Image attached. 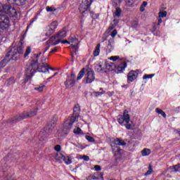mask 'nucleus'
I'll return each mask as SVG.
<instances>
[{"instance_id": "f257e3e1", "label": "nucleus", "mask_w": 180, "mask_h": 180, "mask_svg": "<svg viewBox=\"0 0 180 180\" xmlns=\"http://www.w3.org/2000/svg\"><path fill=\"white\" fill-rule=\"evenodd\" d=\"M46 60V58H42L41 59V65H39L37 64V60H35L30 63L28 68L26 70V79L29 81L37 70L39 72H47L49 70H53V68L49 66V63L44 62Z\"/></svg>"}, {"instance_id": "f03ea898", "label": "nucleus", "mask_w": 180, "mask_h": 180, "mask_svg": "<svg viewBox=\"0 0 180 180\" xmlns=\"http://www.w3.org/2000/svg\"><path fill=\"white\" fill-rule=\"evenodd\" d=\"M23 41L20 40L18 43V46L13 47L11 51H8L6 57H10L9 60L16 61V60L20 58V56L23 54Z\"/></svg>"}, {"instance_id": "7ed1b4c3", "label": "nucleus", "mask_w": 180, "mask_h": 180, "mask_svg": "<svg viewBox=\"0 0 180 180\" xmlns=\"http://www.w3.org/2000/svg\"><path fill=\"white\" fill-rule=\"evenodd\" d=\"M37 115V108H35L30 111L24 112L14 116L13 118H11L9 120V122L18 123V122H20L21 120H23V119H27L28 117H33V116H36Z\"/></svg>"}, {"instance_id": "20e7f679", "label": "nucleus", "mask_w": 180, "mask_h": 180, "mask_svg": "<svg viewBox=\"0 0 180 180\" xmlns=\"http://www.w3.org/2000/svg\"><path fill=\"white\" fill-rule=\"evenodd\" d=\"M79 112H81V108L79 107V104H76L73 109V115L70 120H67L65 122V130H71L72 124H74L75 122L77 120V119H78L79 116Z\"/></svg>"}, {"instance_id": "39448f33", "label": "nucleus", "mask_w": 180, "mask_h": 180, "mask_svg": "<svg viewBox=\"0 0 180 180\" xmlns=\"http://www.w3.org/2000/svg\"><path fill=\"white\" fill-rule=\"evenodd\" d=\"M117 120L121 126H125L127 130L133 129V126L130 124V115H129V111L125 110L122 115H118Z\"/></svg>"}, {"instance_id": "423d86ee", "label": "nucleus", "mask_w": 180, "mask_h": 180, "mask_svg": "<svg viewBox=\"0 0 180 180\" xmlns=\"http://www.w3.org/2000/svg\"><path fill=\"white\" fill-rule=\"evenodd\" d=\"M119 146H126V142L122 139L117 138L113 141V143L111 146L112 153L116 158L122 157V149H120Z\"/></svg>"}, {"instance_id": "0eeeda50", "label": "nucleus", "mask_w": 180, "mask_h": 180, "mask_svg": "<svg viewBox=\"0 0 180 180\" xmlns=\"http://www.w3.org/2000/svg\"><path fill=\"white\" fill-rule=\"evenodd\" d=\"M53 130L51 124H48L40 132L39 134V139L41 141H44L47 136L51 133Z\"/></svg>"}, {"instance_id": "6e6552de", "label": "nucleus", "mask_w": 180, "mask_h": 180, "mask_svg": "<svg viewBox=\"0 0 180 180\" xmlns=\"http://www.w3.org/2000/svg\"><path fill=\"white\" fill-rule=\"evenodd\" d=\"M9 27H11L9 17L6 15L0 14V29L2 30H8Z\"/></svg>"}, {"instance_id": "1a4fd4ad", "label": "nucleus", "mask_w": 180, "mask_h": 180, "mask_svg": "<svg viewBox=\"0 0 180 180\" xmlns=\"http://www.w3.org/2000/svg\"><path fill=\"white\" fill-rule=\"evenodd\" d=\"M95 81V72L92 69H86L83 82L84 84H92Z\"/></svg>"}, {"instance_id": "9d476101", "label": "nucleus", "mask_w": 180, "mask_h": 180, "mask_svg": "<svg viewBox=\"0 0 180 180\" xmlns=\"http://www.w3.org/2000/svg\"><path fill=\"white\" fill-rule=\"evenodd\" d=\"M60 42V39L57 38L56 35L52 36L46 43V47L44 49L43 53H46L53 46H57Z\"/></svg>"}, {"instance_id": "9b49d317", "label": "nucleus", "mask_w": 180, "mask_h": 180, "mask_svg": "<svg viewBox=\"0 0 180 180\" xmlns=\"http://www.w3.org/2000/svg\"><path fill=\"white\" fill-rule=\"evenodd\" d=\"M92 2H94V0H83L79 6V13L82 14L85 13L89 9Z\"/></svg>"}, {"instance_id": "f8f14e48", "label": "nucleus", "mask_w": 180, "mask_h": 180, "mask_svg": "<svg viewBox=\"0 0 180 180\" xmlns=\"http://www.w3.org/2000/svg\"><path fill=\"white\" fill-rule=\"evenodd\" d=\"M75 78L76 76L74 73H72L69 77H68L66 81L65 82V85L66 88H72L75 85Z\"/></svg>"}, {"instance_id": "ddd939ff", "label": "nucleus", "mask_w": 180, "mask_h": 180, "mask_svg": "<svg viewBox=\"0 0 180 180\" xmlns=\"http://www.w3.org/2000/svg\"><path fill=\"white\" fill-rule=\"evenodd\" d=\"M58 23L56 21L53 22L51 24L48 25L46 30V36H51L54 32H56V29H57Z\"/></svg>"}, {"instance_id": "4468645a", "label": "nucleus", "mask_w": 180, "mask_h": 180, "mask_svg": "<svg viewBox=\"0 0 180 180\" xmlns=\"http://www.w3.org/2000/svg\"><path fill=\"white\" fill-rule=\"evenodd\" d=\"M4 13H6V15H8V16H11V18H15V16L18 15V12L16 11V9H15V7H12L11 5H7Z\"/></svg>"}, {"instance_id": "2eb2a0df", "label": "nucleus", "mask_w": 180, "mask_h": 180, "mask_svg": "<svg viewBox=\"0 0 180 180\" xmlns=\"http://www.w3.org/2000/svg\"><path fill=\"white\" fill-rule=\"evenodd\" d=\"M139 73L134 70H131L128 73L127 79L128 82H133L137 78Z\"/></svg>"}, {"instance_id": "dca6fc26", "label": "nucleus", "mask_w": 180, "mask_h": 180, "mask_svg": "<svg viewBox=\"0 0 180 180\" xmlns=\"http://www.w3.org/2000/svg\"><path fill=\"white\" fill-rule=\"evenodd\" d=\"M56 36L58 38V40L59 39V41L61 43V40H63L64 37H67V30L63 28L61 31L56 34Z\"/></svg>"}, {"instance_id": "f3484780", "label": "nucleus", "mask_w": 180, "mask_h": 180, "mask_svg": "<svg viewBox=\"0 0 180 180\" xmlns=\"http://www.w3.org/2000/svg\"><path fill=\"white\" fill-rule=\"evenodd\" d=\"M115 49V39L110 38L107 45V51L112 53V51Z\"/></svg>"}, {"instance_id": "a211bd4d", "label": "nucleus", "mask_w": 180, "mask_h": 180, "mask_svg": "<svg viewBox=\"0 0 180 180\" xmlns=\"http://www.w3.org/2000/svg\"><path fill=\"white\" fill-rule=\"evenodd\" d=\"M105 63H98L95 67L96 71H97V72H102V71H103V72H106V68H105Z\"/></svg>"}, {"instance_id": "6ab92c4d", "label": "nucleus", "mask_w": 180, "mask_h": 180, "mask_svg": "<svg viewBox=\"0 0 180 180\" xmlns=\"http://www.w3.org/2000/svg\"><path fill=\"white\" fill-rule=\"evenodd\" d=\"M104 64L105 65V68L106 70V72H108V71H113L116 68V65H115V63H105Z\"/></svg>"}, {"instance_id": "aec40b11", "label": "nucleus", "mask_w": 180, "mask_h": 180, "mask_svg": "<svg viewBox=\"0 0 180 180\" xmlns=\"http://www.w3.org/2000/svg\"><path fill=\"white\" fill-rule=\"evenodd\" d=\"M7 1L10 4H15V5H18V6L25 5V2H26V0H7Z\"/></svg>"}, {"instance_id": "412c9836", "label": "nucleus", "mask_w": 180, "mask_h": 180, "mask_svg": "<svg viewBox=\"0 0 180 180\" xmlns=\"http://www.w3.org/2000/svg\"><path fill=\"white\" fill-rule=\"evenodd\" d=\"M126 67H127V63H126V62L121 63L117 68V72L119 74V72H122V71H124V69L126 68Z\"/></svg>"}, {"instance_id": "4be33fe9", "label": "nucleus", "mask_w": 180, "mask_h": 180, "mask_svg": "<svg viewBox=\"0 0 180 180\" xmlns=\"http://www.w3.org/2000/svg\"><path fill=\"white\" fill-rule=\"evenodd\" d=\"M100 53H101V44H98L93 52V56L94 57H98Z\"/></svg>"}, {"instance_id": "5701e85b", "label": "nucleus", "mask_w": 180, "mask_h": 180, "mask_svg": "<svg viewBox=\"0 0 180 180\" xmlns=\"http://www.w3.org/2000/svg\"><path fill=\"white\" fill-rule=\"evenodd\" d=\"M169 169L172 171V172H180V164L172 166Z\"/></svg>"}, {"instance_id": "b1692460", "label": "nucleus", "mask_w": 180, "mask_h": 180, "mask_svg": "<svg viewBox=\"0 0 180 180\" xmlns=\"http://www.w3.org/2000/svg\"><path fill=\"white\" fill-rule=\"evenodd\" d=\"M55 160L56 161H58L59 162H61L64 158V155L61 153H56L54 157Z\"/></svg>"}, {"instance_id": "393cba45", "label": "nucleus", "mask_w": 180, "mask_h": 180, "mask_svg": "<svg viewBox=\"0 0 180 180\" xmlns=\"http://www.w3.org/2000/svg\"><path fill=\"white\" fill-rule=\"evenodd\" d=\"M85 71H86V69L83 68L82 70H80L77 75V80L79 81V79H82L84 75H85Z\"/></svg>"}, {"instance_id": "a878e982", "label": "nucleus", "mask_w": 180, "mask_h": 180, "mask_svg": "<svg viewBox=\"0 0 180 180\" xmlns=\"http://www.w3.org/2000/svg\"><path fill=\"white\" fill-rule=\"evenodd\" d=\"M63 161H64L65 164L67 165H70L72 162V160H71V158L69 156H63Z\"/></svg>"}, {"instance_id": "bb28decb", "label": "nucleus", "mask_w": 180, "mask_h": 180, "mask_svg": "<svg viewBox=\"0 0 180 180\" xmlns=\"http://www.w3.org/2000/svg\"><path fill=\"white\" fill-rule=\"evenodd\" d=\"M141 154L143 157L150 155V154H151V150L148 148H144L143 150H141Z\"/></svg>"}, {"instance_id": "cd10ccee", "label": "nucleus", "mask_w": 180, "mask_h": 180, "mask_svg": "<svg viewBox=\"0 0 180 180\" xmlns=\"http://www.w3.org/2000/svg\"><path fill=\"white\" fill-rule=\"evenodd\" d=\"M70 49H72L73 53L75 54H77V53L78 51V42L76 43V44H71L70 46Z\"/></svg>"}, {"instance_id": "c85d7f7f", "label": "nucleus", "mask_w": 180, "mask_h": 180, "mask_svg": "<svg viewBox=\"0 0 180 180\" xmlns=\"http://www.w3.org/2000/svg\"><path fill=\"white\" fill-rule=\"evenodd\" d=\"M155 112L158 113V115H161L165 118L167 117V115L165 114V112H164L160 108H156Z\"/></svg>"}, {"instance_id": "c756f323", "label": "nucleus", "mask_w": 180, "mask_h": 180, "mask_svg": "<svg viewBox=\"0 0 180 180\" xmlns=\"http://www.w3.org/2000/svg\"><path fill=\"white\" fill-rule=\"evenodd\" d=\"M154 172V170H153V166L151 165H149L148 166V171L146 172L145 174V176H147V175H151Z\"/></svg>"}, {"instance_id": "7c9ffc66", "label": "nucleus", "mask_w": 180, "mask_h": 180, "mask_svg": "<svg viewBox=\"0 0 180 180\" xmlns=\"http://www.w3.org/2000/svg\"><path fill=\"white\" fill-rule=\"evenodd\" d=\"M32 53V49L30 48V46H28L25 52L24 53V57L25 58H26V57H27V56H29V54Z\"/></svg>"}, {"instance_id": "2f4dec72", "label": "nucleus", "mask_w": 180, "mask_h": 180, "mask_svg": "<svg viewBox=\"0 0 180 180\" xmlns=\"http://www.w3.org/2000/svg\"><path fill=\"white\" fill-rule=\"evenodd\" d=\"M122 13V10H120V8H117L115 13L114 14V16H116L117 18H120V15Z\"/></svg>"}, {"instance_id": "473e14b6", "label": "nucleus", "mask_w": 180, "mask_h": 180, "mask_svg": "<svg viewBox=\"0 0 180 180\" xmlns=\"http://www.w3.org/2000/svg\"><path fill=\"white\" fill-rule=\"evenodd\" d=\"M43 89H44V85L41 84L39 86L34 88L35 91H38V92H43Z\"/></svg>"}, {"instance_id": "72a5a7b5", "label": "nucleus", "mask_w": 180, "mask_h": 180, "mask_svg": "<svg viewBox=\"0 0 180 180\" xmlns=\"http://www.w3.org/2000/svg\"><path fill=\"white\" fill-rule=\"evenodd\" d=\"M85 139H86L87 141H89V143H95V139H94V137L91 136L86 135L85 136Z\"/></svg>"}, {"instance_id": "f704fd0d", "label": "nucleus", "mask_w": 180, "mask_h": 180, "mask_svg": "<svg viewBox=\"0 0 180 180\" xmlns=\"http://www.w3.org/2000/svg\"><path fill=\"white\" fill-rule=\"evenodd\" d=\"M8 64V59L5 58L0 63V67L3 68V67H5Z\"/></svg>"}, {"instance_id": "c9c22d12", "label": "nucleus", "mask_w": 180, "mask_h": 180, "mask_svg": "<svg viewBox=\"0 0 180 180\" xmlns=\"http://www.w3.org/2000/svg\"><path fill=\"white\" fill-rule=\"evenodd\" d=\"M73 133L75 134H82V130H81V128L77 127L74 129Z\"/></svg>"}, {"instance_id": "e433bc0d", "label": "nucleus", "mask_w": 180, "mask_h": 180, "mask_svg": "<svg viewBox=\"0 0 180 180\" xmlns=\"http://www.w3.org/2000/svg\"><path fill=\"white\" fill-rule=\"evenodd\" d=\"M167 17V11H160L159 12V18H166Z\"/></svg>"}, {"instance_id": "4c0bfd02", "label": "nucleus", "mask_w": 180, "mask_h": 180, "mask_svg": "<svg viewBox=\"0 0 180 180\" xmlns=\"http://www.w3.org/2000/svg\"><path fill=\"white\" fill-rule=\"evenodd\" d=\"M116 25L111 24L110 26L106 30V33H110L113 29H115Z\"/></svg>"}, {"instance_id": "58836bf2", "label": "nucleus", "mask_w": 180, "mask_h": 180, "mask_svg": "<svg viewBox=\"0 0 180 180\" xmlns=\"http://www.w3.org/2000/svg\"><path fill=\"white\" fill-rule=\"evenodd\" d=\"M6 6H7V5L0 4V12H4L5 13Z\"/></svg>"}, {"instance_id": "ea45409f", "label": "nucleus", "mask_w": 180, "mask_h": 180, "mask_svg": "<svg viewBox=\"0 0 180 180\" xmlns=\"http://www.w3.org/2000/svg\"><path fill=\"white\" fill-rule=\"evenodd\" d=\"M119 58H120L119 56H115L108 58V60H111L112 61H117V60H119Z\"/></svg>"}, {"instance_id": "a19ab883", "label": "nucleus", "mask_w": 180, "mask_h": 180, "mask_svg": "<svg viewBox=\"0 0 180 180\" xmlns=\"http://www.w3.org/2000/svg\"><path fill=\"white\" fill-rule=\"evenodd\" d=\"M146 6H147V2L143 1L141 6V12H144V8H146Z\"/></svg>"}, {"instance_id": "79ce46f5", "label": "nucleus", "mask_w": 180, "mask_h": 180, "mask_svg": "<svg viewBox=\"0 0 180 180\" xmlns=\"http://www.w3.org/2000/svg\"><path fill=\"white\" fill-rule=\"evenodd\" d=\"M99 177H96V176L93 175V176H89L87 177V180H98Z\"/></svg>"}, {"instance_id": "37998d69", "label": "nucleus", "mask_w": 180, "mask_h": 180, "mask_svg": "<svg viewBox=\"0 0 180 180\" xmlns=\"http://www.w3.org/2000/svg\"><path fill=\"white\" fill-rule=\"evenodd\" d=\"M117 34V30H114L110 34V36H111V37H112V39H115V37H116V35Z\"/></svg>"}, {"instance_id": "c03bdc74", "label": "nucleus", "mask_w": 180, "mask_h": 180, "mask_svg": "<svg viewBox=\"0 0 180 180\" xmlns=\"http://www.w3.org/2000/svg\"><path fill=\"white\" fill-rule=\"evenodd\" d=\"M153 77H154V74L145 75L143 78V79H148L152 78Z\"/></svg>"}, {"instance_id": "a18cd8bd", "label": "nucleus", "mask_w": 180, "mask_h": 180, "mask_svg": "<svg viewBox=\"0 0 180 180\" xmlns=\"http://www.w3.org/2000/svg\"><path fill=\"white\" fill-rule=\"evenodd\" d=\"M46 11L47 12H54V11H56V8H54L53 7L47 6Z\"/></svg>"}, {"instance_id": "49530a36", "label": "nucleus", "mask_w": 180, "mask_h": 180, "mask_svg": "<svg viewBox=\"0 0 180 180\" xmlns=\"http://www.w3.org/2000/svg\"><path fill=\"white\" fill-rule=\"evenodd\" d=\"M94 94H95V96H100V95H103V94H105V91H96Z\"/></svg>"}, {"instance_id": "de8ad7c7", "label": "nucleus", "mask_w": 180, "mask_h": 180, "mask_svg": "<svg viewBox=\"0 0 180 180\" xmlns=\"http://www.w3.org/2000/svg\"><path fill=\"white\" fill-rule=\"evenodd\" d=\"M58 50V47H54L53 49H51V51H50L51 54H53V53H57Z\"/></svg>"}, {"instance_id": "09e8293b", "label": "nucleus", "mask_w": 180, "mask_h": 180, "mask_svg": "<svg viewBox=\"0 0 180 180\" xmlns=\"http://www.w3.org/2000/svg\"><path fill=\"white\" fill-rule=\"evenodd\" d=\"M11 84H15V78L13 77L9 79L8 84L11 85Z\"/></svg>"}, {"instance_id": "8fccbe9b", "label": "nucleus", "mask_w": 180, "mask_h": 180, "mask_svg": "<svg viewBox=\"0 0 180 180\" xmlns=\"http://www.w3.org/2000/svg\"><path fill=\"white\" fill-rule=\"evenodd\" d=\"M56 151H61V146L60 145H57L55 146Z\"/></svg>"}, {"instance_id": "3c124183", "label": "nucleus", "mask_w": 180, "mask_h": 180, "mask_svg": "<svg viewBox=\"0 0 180 180\" xmlns=\"http://www.w3.org/2000/svg\"><path fill=\"white\" fill-rule=\"evenodd\" d=\"M94 169H95L96 171H101V166H99V165H95V166H94Z\"/></svg>"}, {"instance_id": "603ef678", "label": "nucleus", "mask_w": 180, "mask_h": 180, "mask_svg": "<svg viewBox=\"0 0 180 180\" xmlns=\"http://www.w3.org/2000/svg\"><path fill=\"white\" fill-rule=\"evenodd\" d=\"M162 23V19L161 18H159L158 19V26H160Z\"/></svg>"}, {"instance_id": "864d4df0", "label": "nucleus", "mask_w": 180, "mask_h": 180, "mask_svg": "<svg viewBox=\"0 0 180 180\" xmlns=\"http://www.w3.org/2000/svg\"><path fill=\"white\" fill-rule=\"evenodd\" d=\"M71 43H78V40H77V38H72L70 39Z\"/></svg>"}, {"instance_id": "5fc2aeb1", "label": "nucleus", "mask_w": 180, "mask_h": 180, "mask_svg": "<svg viewBox=\"0 0 180 180\" xmlns=\"http://www.w3.org/2000/svg\"><path fill=\"white\" fill-rule=\"evenodd\" d=\"M82 158L84 160V161H89V158L85 155L82 156Z\"/></svg>"}, {"instance_id": "6e6d98bb", "label": "nucleus", "mask_w": 180, "mask_h": 180, "mask_svg": "<svg viewBox=\"0 0 180 180\" xmlns=\"http://www.w3.org/2000/svg\"><path fill=\"white\" fill-rule=\"evenodd\" d=\"M60 42L62 44H70V41H68L67 39L61 41Z\"/></svg>"}, {"instance_id": "4d7b16f0", "label": "nucleus", "mask_w": 180, "mask_h": 180, "mask_svg": "<svg viewBox=\"0 0 180 180\" xmlns=\"http://www.w3.org/2000/svg\"><path fill=\"white\" fill-rule=\"evenodd\" d=\"M133 26H134V27H137V26H139V22H137V21L134 22Z\"/></svg>"}, {"instance_id": "13d9d810", "label": "nucleus", "mask_w": 180, "mask_h": 180, "mask_svg": "<svg viewBox=\"0 0 180 180\" xmlns=\"http://www.w3.org/2000/svg\"><path fill=\"white\" fill-rule=\"evenodd\" d=\"M43 51H44V49H43L41 52H39L37 54V57H40V56H41V54H44L45 53H43Z\"/></svg>"}, {"instance_id": "bf43d9fd", "label": "nucleus", "mask_w": 180, "mask_h": 180, "mask_svg": "<svg viewBox=\"0 0 180 180\" xmlns=\"http://www.w3.org/2000/svg\"><path fill=\"white\" fill-rule=\"evenodd\" d=\"M58 75V72H55L54 75L50 77L48 79H51V78H54V77H56V75Z\"/></svg>"}, {"instance_id": "052dcab7", "label": "nucleus", "mask_w": 180, "mask_h": 180, "mask_svg": "<svg viewBox=\"0 0 180 180\" xmlns=\"http://www.w3.org/2000/svg\"><path fill=\"white\" fill-rule=\"evenodd\" d=\"M113 1H114L115 4H120V0H113Z\"/></svg>"}, {"instance_id": "680f3d73", "label": "nucleus", "mask_w": 180, "mask_h": 180, "mask_svg": "<svg viewBox=\"0 0 180 180\" xmlns=\"http://www.w3.org/2000/svg\"><path fill=\"white\" fill-rule=\"evenodd\" d=\"M157 30V28H155V24H154V25H153V30Z\"/></svg>"}, {"instance_id": "e2e57ef3", "label": "nucleus", "mask_w": 180, "mask_h": 180, "mask_svg": "<svg viewBox=\"0 0 180 180\" xmlns=\"http://www.w3.org/2000/svg\"><path fill=\"white\" fill-rule=\"evenodd\" d=\"M72 58H74V53H72Z\"/></svg>"}, {"instance_id": "0e129e2a", "label": "nucleus", "mask_w": 180, "mask_h": 180, "mask_svg": "<svg viewBox=\"0 0 180 180\" xmlns=\"http://www.w3.org/2000/svg\"><path fill=\"white\" fill-rule=\"evenodd\" d=\"M105 40H106V38H105V39H104L103 40V41H105Z\"/></svg>"}]
</instances>
